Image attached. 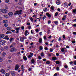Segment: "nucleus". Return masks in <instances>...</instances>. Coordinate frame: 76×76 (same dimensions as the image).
I'll list each match as a JSON object with an SVG mask.
<instances>
[{
	"instance_id": "f257e3e1",
	"label": "nucleus",
	"mask_w": 76,
	"mask_h": 76,
	"mask_svg": "<svg viewBox=\"0 0 76 76\" xmlns=\"http://www.w3.org/2000/svg\"><path fill=\"white\" fill-rule=\"evenodd\" d=\"M26 56L28 58H31L33 56V53H28L26 54Z\"/></svg>"
},
{
	"instance_id": "f03ea898",
	"label": "nucleus",
	"mask_w": 76,
	"mask_h": 76,
	"mask_svg": "<svg viewBox=\"0 0 76 76\" xmlns=\"http://www.w3.org/2000/svg\"><path fill=\"white\" fill-rule=\"evenodd\" d=\"M4 43H6V40H2L0 41V44L1 45H3Z\"/></svg>"
},
{
	"instance_id": "7ed1b4c3",
	"label": "nucleus",
	"mask_w": 76,
	"mask_h": 76,
	"mask_svg": "<svg viewBox=\"0 0 76 76\" xmlns=\"http://www.w3.org/2000/svg\"><path fill=\"white\" fill-rule=\"evenodd\" d=\"M19 68V65H16L15 66V70H18Z\"/></svg>"
},
{
	"instance_id": "20e7f679",
	"label": "nucleus",
	"mask_w": 76,
	"mask_h": 76,
	"mask_svg": "<svg viewBox=\"0 0 76 76\" xmlns=\"http://www.w3.org/2000/svg\"><path fill=\"white\" fill-rule=\"evenodd\" d=\"M21 12H22V10L18 11L15 12V13H16L17 15H20V14H21Z\"/></svg>"
},
{
	"instance_id": "39448f33",
	"label": "nucleus",
	"mask_w": 76,
	"mask_h": 76,
	"mask_svg": "<svg viewBox=\"0 0 76 76\" xmlns=\"http://www.w3.org/2000/svg\"><path fill=\"white\" fill-rule=\"evenodd\" d=\"M61 51L62 53H66L67 52V51L66 50H64V48H62L61 50Z\"/></svg>"
},
{
	"instance_id": "423d86ee",
	"label": "nucleus",
	"mask_w": 76,
	"mask_h": 76,
	"mask_svg": "<svg viewBox=\"0 0 76 76\" xmlns=\"http://www.w3.org/2000/svg\"><path fill=\"white\" fill-rule=\"evenodd\" d=\"M0 72L1 73H3V74H5V73H6V71H5V70H4L3 69H1L0 70Z\"/></svg>"
},
{
	"instance_id": "0eeeda50",
	"label": "nucleus",
	"mask_w": 76,
	"mask_h": 76,
	"mask_svg": "<svg viewBox=\"0 0 76 76\" xmlns=\"http://www.w3.org/2000/svg\"><path fill=\"white\" fill-rule=\"evenodd\" d=\"M5 35L4 34H0V40H1V38H4Z\"/></svg>"
},
{
	"instance_id": "6e6552de",
	"label": "nucleus",
	"mask_w": 76,
	"mask_h": 76,
	"mask_svg": "<svg viewBox=\"0 0 76 76\" xmlns=\"http://www.w3.org/2000/svg\"><path fill=\"white\" fill-rule=\"evenodd\" d=\"M6 52H3L1 53V56L2 57H4L5 56H6Z\"/></svg>"
},
{
	"instance_id": "1a4fd4ad",
	"label": "nucleus",
	"mask_w": 76,
	"mask_h": 76,
	"mask_svg": "<svg viewBox=\"0 0 76 76\" xmlns=\"http://www.w3.org/2000/svg\"><path fill=\"white\" fill-rule=\"evenodd\" d=\"M13 12H10L8 13V15H9V16H10V17L12 16H13Z\"/></svg>"
},
{
	"instance_id": "9d476101",
	"label": "nucleus",
	"mask_w": 76,
	"mask_h": 76,
	"mask_svg": "<svg viewBox=\"0 0 76 76\" xmlns=\"http://www.w3.org/2000/svg\"><path fill=\"white\" fill-rule=\"evenodd\" d=\"M1 10V12L2 13H6V10L5 9H2L1 10Z\"/></svg>"
},
{
	"instance_id": "9b49d317",
	"label": "nucleus",
	"mask_w": 76,
	"mask_h": 76,
	"mask_svg": "<svg viewBox=\"0 0 76 76\" xmlns=\"http://www.w3.org/2000/svg\"><path fill=\"white\" fill-rule=\"evenodd\" d=\"M23 4V3L22 2V0H20L19 1V2L18 3L19 5H22Z\"/></svg>"
},
{
	"instance_id": "f8f14e48",
	"label": "nucleus",
	"mask_w": 76,
	"mask_h": 76,
	"mask_svg": "<svg viewBox=\"0 0 76 76\" xmlns=\"http://www.w3.org/2000/svg\"><path fill=\"white\" fill-rule=\"evenodd\" d=\"M28 33V30H26L25 31V35L26 37L27 36V35H28L29 34V33Z\"/></svg>"
},
{
	"instance_id": "ddd939ff",
	"label": "nucleus",
	"mask_w": 76,
	"mask_h": 76,
	"mask_svg": "<svg viewBox=\"0 0 76 76\" xmlns=\"http://www.w3.org/2000/svg\"><path fill=\"white\" fill-rule=\"evenodd\" d=\"M15 50V48L13 47L10 49V51L11 52H13Z\"/></svg>"
},
{
	"instance_id": "4468645a",
	"label": "nucleus",
	"mask_w": 76,
	"mask_h": 76,
	"mask_svg": "<svg viewBox=\"0 0 76 76\" xmlns=\"http://www.w3.org/2000/svg\"><path fill=\"white\" fill-rule=\"evenodd\" d=\"M10 72L11 74V75H12V76H13V75H15V72L14 71H11Z\"/></svg>"
},
{
	"instance_id": "2eb2a0df",
	"label": "nucleus",
	"mask_w": 76,
	"mask_h": 76,
	"mask_svg": "<svg viewBox=\"0 0 76 76\" xmlns=\"http://www.w3.org/2000/svg\"><path fill=\"white\" fill-rule=\"evenodd\" d=\"M56 3L58 5H59V4H60V1H56Z\"/></svg>"
},
{
	"instance_id": "dca6fc26",
	"label": "nucleus",
	"mask_w": 76,
	"mask_h": 76,
	"mask_svg": "<svg viewBox=\"0 0 76 76\" xmlns=\"http://www.w3.org/2000/svg\"><path fill=\"white\" fill-rule=\"evenodd\" d=\"M39 43H42V38H39Z\"/></svg>"
},
{
	"instance_id": "f3484780",
	"label": "nucleus",
	"mask_w": 76,
	"mask_h": 76,
	"mask_svg": "<svg viewBox=\"0 0 76 76\" xmlns=\"http://www.w3.org/2000/svg\"><path fill=\"white\" fill-rule=\"evenodd\" d=\"M20 41H21V42H23V41H24L23 39H24L23 37H20Z\"/></svg>"
},
{
	"instance_id": "a211bd4d",
	"label": "nucleus",
	"mask_w": 76,
	"mask_h": 76,
	"mask_svg": "<svg viewBox=\"0 0 76 76\" xmlns=\"http://www.w3.org/2000/svg\"><path fill=\"white\" fill-rule=\"evenodd\" d=\"M3 23H7L9 22V21L7 20H4L3 21Z\"/></svg>"
},
{
	"instance_id": "6ab92c4d",
	"label": "nucleus",
	"mask_w": 76,
	"mask_h": 76,
	"mask_svg": "<svg viewBox=\"0 0 76 76\" xmlns=\"http://www.w3.org/2000/svg\"><path fill=\"white\" fill-rule=\"evenodd\" d=\"M7 29L8 31H11L12 29V28L10 27H8L7 28Z\"/></svg>"
},
{
	"instance_id": "aec40b11",
	"label": "nucleus",
	"mask_w": 76,
	"mask_h": 76,
	"mask_svg": "<svg viewBox=\"0 0 76 76\" xmlns=\"http://www.w3.org/2000/svg\"><path fill=\"white\" fill-rule=\"evenodd\" d=\"M46 15L48 16V18H51V15L50 14L48 13H46Z\"/></svg>"
},
{
	"instance_id": "412c9836",
	"label": "nucleus",
	"mask_w": 76,
	"mask_h": 76,
	"mask_svg": "<svg viewBox=\"0 0 76 76\" xmlns=\"http://www.w3.org/2000/svg\"><path fill=\"white\" fill-rule=\"evenodd\" d=\"M52 59L54 61H55L57 60V58L56 57H53L52 58Z\"/></svg>"
},
{
	"instance_id": "4be33fe9",
	"label": "nucleus",
	"mask_w": 76,
	"mask_h": 76,
	"mask_svg": "<svg viewBox=\"0 0 76 76\" xmlns=\"http://www.w3.org/2000/svg\"><path fill=\"white\" fill-rule=\"evenodd\" d=\"M21 70L22 72L24 71V68H23V65H22L21 66Z\"/></svg>"
},
{
	"instance_id": "5701e85b",
	"label": "nucleus",
	"mask_w": 76,
	"mask_h": 76,
	"mask_svg": "<svg viewBox=\"0 0 76 76\" xmlns=\"http://www.w3.org/2000/svg\"><path fill=\"white\" fill-rule=\"evenodd\" d=\"M31 61L32 63H33V64L35 63V60H34V59H32L31 60Z\"/></svg>"
},
{
	"instance_id": "b1692460",
	"label": "nucleus",
	"mask_w": 76,
	"mask_h": 76,
	"mask_svg": "<svg viewBox=\"0 0 76 76\" xmlns=\"http://www.w3.org/2000/svg\"><path fill=\"white\" fill-rule=\"evenodd\" d=\"M23 58L24 60H27V58L26 56H23Z\"/></svg>"
},
{
	"instance_id": "393cba45",
	"label": "nucleus",
	"mask_w": 76,
	"mask_h": 76,
	"mask_svg": "<svg viewBox=\"0 0 76 76\" xmlns=\"http://www.w3.org/2000/svg\"><path fill=\"white\" fill-rule=\"evenodd\" d=\"M3 61V58L0 57V62H2Z\"/></svg>"
},
{
	"instance_id": "a878e982",
	"label": "nucleus",
	"mask_w": 76,
	"mask_h": 76,
	"mask_svg": "<svg viewBox=\"0 0 76 76\" xmlns=\"http://www.w3.org/2000/svg\"><path fill=\"white\" fill-rule=\"evenodd\" d=\"M10 42H12V41H13V40H14V39L12 37L10 39Z\"/></svg>"
},
{
	"instance_id": "bb28decb",
	"label": "nucleus",
	"mask_w": 76,
	"mask_h": 76,
	"mask_svg": "<svg viewBox=\"0 0 76 76\" xmlns=\"http://www.w3.org/2000/svg\"><path fill=\"white\" fill-rule=\"evenodd\" d=\"M15 43H14L13 44L11 45L10 46V48H12V47H13L14 46V45H15Z\"/></svg>"
},
{
	"instance_id": "cd10ccee",
	"label": "nucleus",
	"mask_w": 76,
	"mask_h": 76,
	"mask_svg": "<svg viewBox=\"0 0 76 76\" xmlns=\"http://www.w3.org/2000/svg\"><path fill=\"white\" fill-rule=\"evenodd\" d=\"M20 27L17 28H15V30L16 31H19V30H20Z\"/></svg>"
},
{
	"instance_id": "c85d7f7f",
	"label": "nucleus",
	"mask_w": 76,
	"mask_h": 76,
	"mask_svg": "<svg viewBox=\"0 0 76 76\" xmlns=\"http://www.w3.org/2000/svg\"><path fill=\"white\" fill-rule=\"evenodd\" d=\"M56 63L57 64H60V62L58 61H56Z\"/></svg>"
},
{
	"instance_id": "c756f323",
	"label": "nucleus",
	"mask_w": 76,
	"mask_h": 76,
	"mask_svg": "<svg viewBox=\"0 0 76 76\" xmlns=\"http://www.w3.org/2000/svg\"><path fill=\"white\" fill-rule=\"evenodd\" d=\"M50 9H51L52 10H54V7L51 6L50 7Z\"/></svg>"
},
{
	"instance_id": "7c9ffc66",
	"label": "nucleus",
	"mask_w": 76,
	"mask_h": 76,
	"mask_svg": "<svg viewBox=\"0 0 76 76\" xmlns=\"http://www.w3.org/2000/svg\"><path fill=\"white\" fill-rule=\"evenodd\" d=\"M0 50H1V51H3L4 50V49L3 48L1 47L0 49Z\"/></svg>"
},
{
	"instance_id": "2f4dec72",
	"label": "nucleus",
	"mask_w": 76,
	"mask_h": 76,
	"mask_svg": "<svg viewBox=\"0 0 76 76\" xmlns=\"http://www.w3.org/2000/svg\"><path fill=\"white\" fill-rule=\"evenodd\" d=\"M43 11H44V12H47L48 10H47V8H45V10H43Z\"/></svg>"
},
{
	"instance_id": "473e14b6",
	"label": "nucleus",
	"mask_w": 76,
	"mask_h": 76,
	"mask_svg": "<svg viewBox=\"0 0 76 76\" xmlns=\"http://www.w3.org/2000/svg\"><path fill=\"white\" fill-rule=\"evenodd\" d=\"M4 48L5 50H7L8 49V46H7L4 47Z\"/></svg>"
},
{
	"instance_id": "72a5a7b5",
	"label": "nucleus",
	"mask_w": 76,
	"mask_h": 76,
	"mask_svg": "<svg viewBox=\"0 0 76 76\" xmlns=\"http://www.w3.org/2000/svg\"><path fill=\"white\" fill-rule=\"evenodd\" d=\"M3 16L4 17V18H8V16H7L6 15H4Z\"/></svg>"
},
{
	"instance_id": "f704fd0d",
	"label": "nucleus",
	"mask_w": 76,
	"mask_h": 76,
	"mask_svg": "<svg viewBox=\"0 0 76 76\" xmlns=\"http://www.w3.org/2000/svg\"><path fill=\"white\" fill-rule=\"evenodd\" d=\"M64 6L65 7H66L67 6V3L66 2L64 4Z\"/></svg>"
},
{
	"instance_id": "c9c22d12",
	"label": "nucleus",
	"mask_w": 76,
	"mask_h": 76,
	"mask_svg": "<svg viewBox=\"0 0 76 76\" xmlns=\"http://www.w3.org/2000/svg\"><path fill=\"white\" fill-rule=\"evenodd\" d=\"M7 26H8V25L7 23H5L4 24V26L5 27H7Z\"/></svg>"
},
{
	"instance_id": "e433bc0d",
	"label": "nucleus",
	"mask_w": 76,
	"mask_h": 76,
	"mask_svg": "<svg viewBox=\"0 0 76 76\" xmlns=\"http://www.w3.org/2000/svg\"><path fill=\"white\" fill-rule=\"evenodd\" d=\"M9 1H10V0H6L5 1L6 3H9Z\"/></svg>"
},
{
	"instance_id": "4c0bfd02",
	"label": "nucleus",
	"mask_w": 76,
	"mask_h": 76,
	"mask_svg": "<svg viewBox=\"0 0 76 76\" xmlns=\"http://www.w3.org/2000/svg\"><path fill=\"white\" fill-rule=\"evenodd\" d=\"M6 76H9V74L8 73H6L5 74Z\"/></svg>"
},
{
	"instance_id": "58836bf2",
	"label": "nucleus",
	"mask_w": 76,
	"mask_h": 76,
	"mask_svg": "<svg viewBox=\"0 0 76 76\" xmlns=\"http://www.w3.org/2000/svg\"><path fill=\"white\" fill-rule=\"evenodd\" d=\"M46 63L47 64H49L50 62V61H47Z\"/></svg>"
},
{
	"instance_id": "ea45409f",
	"label": "nucleus",
	"mask_w": 76,
	"mask_h": 76,
	"mask_svg": "<svg viewBox=\"0 0 76 76\" xmlns=\"http://www.w3.org/2000/svg\"><path fill=\"white\" fill-rule=\"evenodd\" d=\"M57 15H58V12H56L55 14V16H57Z\"/></svg>"
},
{
	"instance_id": "a19ab883",
	"label": "nucleus",
	"mask_w": 76,
	"mask_h": 76,
	"mask_svg": "<svg viewBox=\"0 0 76 76\" xmlns=\"http://www.w3.org/2000/svg\"><path fill=\"white\" fill-rule=\"evenodd\" d=\"M6 34H11V32L8 31L6 33Z\"/></svg>"
},
{
	"instance_id": "79ce46f5",
	"label": "nucleus",
	"mask_w": 76,
	"mask_h": 76,
	"mask_svg": "<svg viewBox=\"0 0 76 76\" xmlns=\"http://www.w3.org/2000/svg\"><path fill=\"white\" fill-rule=\"evenodd\" d=\"M32 38V36H30L29 37V39H31Z\"/></svg>"
},
{
	"instance_id": "37998d69",
	"label": "nucleus",
	"mask_w": 76,
	"mask_h": 76,
	"mask_svg": "<svg viewBox=\"0 0 76 76\" xmlns=\"http://www.w3.org/2000/svg\"><path fill=\"white\" fill-rule=\"evenodd\" d=\"M73 12L74 13H76V9H75V10H74L73 11Z\"/></svg>"
},
{
	"instance_id": "c03bdc74",
	"label": "nucleus",
	"mask_w": 76,
	"mask_h": 76,
	"mask_svg": "<svg viewBox=\"0 0 76 76\" xmlns=\"http://www.w3.org/2000/svg\"><path fill=\"white\" fill-rule=\"evenodd\" d=\"M54 23H55L56 24H57L58 23V21H55L54 22Z\"/></svg>"
},
{
	"instance_id": "a18cd8bd",
	"label": "nucleus",
	"mask_w": 76,
	"mask_h": 76,
	"mask_svg": "<svg viewBox=\"0 0 76 76\" xmlns=\"http://www.w3.org/2000/svg\"><path fill=\"white\" fill-rule=\"evenodd\" d=\"M21 29L22 30H23L25 29V27L23 26H22L21 27Z\"/></svg>"
},
{
	"instance_id": "49530a36",
	"label": "nucleus",
	"mask_w": 76,
	"mask_h": 76,
	"mask_svg": "<svg viewBox=\"0 0 76 76\" xmlns=\"http://www.w3.org/2000/svg\"><path fill=\"white\" fill-rule=\"evenodd\" d=\"M50 52H53V50L51 48H50Z\"/></svg>"
},
{
	"instance_id": "de8ad7c7",
	"label": "nucleus",
	"mask_w": 76,
	"mask_h": 76,
	"mask_svg": "<svg viewBox=\"0 0 76 76\" xmlns=\"http://www.w3.org/2000/svg\"><path fill=\"white\" fill-rule=\"evenodd\" d=\"M41 62H42V61H40L39 60H38L37 61V62H39V63H41Z\"/></svg>"
},
{
	"instance_id": "09e8293b",
	"label": "nucleus",
	"mask_w": 76,
	"mask_h": 76,
	"mask_svg": "<svg viewBox=\"0 0 76 76\" xmlns=\"http://www.w3.org/2000/svg\"><path fill=\"white\" fill-rule=\"evenodd\" d=\"M42 46H40L39 47V49L40 50H42Z\"/></svg>"
},
{
	"instance_id": "8fccbe9b",
	"label": "nucleus",
	"mask_w": 76,
	"mask_h": 76,
	"mask_svg": "<svg viewBox=\"0 0 76 76\" xmlns=\"http://www.w3.org/2000/svg\"><path fill=\"white\" fill-rule=\"evenodd\" d=\"M64 67H65V69H67V68H68V66L67 65H65L64 66Z\"/></svg>"
},
{
	"instance_id": "3c124183",
	"label": "nucleus",
	"mask_w": 76,
	"mask_h": 76,
	"mask_svg": "<svg viewBox=\"0 0 76 76\" xmlns=\"http://www.w3.org/2000/svg\"><path fill=\"white\" fill-rule=\"evenodd\" d=\"M48 57H51V55L50 53H48Z\"/></svg>"
},
{
	"instance_id": "603ef678",
	"label": "nucleus",
	"mask_w": 76,
	"mask_h": 76,
	"mask_svg": "<svg viewBox=\"0 0 76 76\" xmlns=\"http://www.w3.org/2000/svg\"><path fill=\"white\" fill-rule=\"evenodd\" d=\"M30 20H31V22H33V18H30Z\"/></svg>"
},
{
	"instance_id": "864d4df0",
	"label": "nucleus",
	"mask_w": 76,
	"mask_h": 76,
	"mask_svg": "<svg viewBox=\"0 0 76 76\" xmlns=\"http://www.w3.org/2000/svg\"><path fill=\"white\" fill-rule=\"evenodd\" d=\"M51 21L50 20H48V24H50V23H51Z\"/></svg>"
},
{
	"instance_id": "5fc2aeb1",
	"label": "nucleus",
	"mask_w": 76,
	"mask_h": 76,
	"mask_svg": "<svg viewBox=\"0 0 76 76\" xmlns=\"http://www.w3.org/2000/svg\"><path fill=\"white\" fill-rule=\"evenodd\" d=\"M41 56H42V57L44 56V53H42L41 54Z\"/></svg>"
},
{
	"instance_id": "6e6d98bb",
	"label": "nucleus",
	"mask_w": 76,
	"mask_h": 76,
	"mask_svg": "<svg viewBox=\"0 0 76 76\" xmlns=\"http://www.w3.org/2000/svg\"><path fill=\"white\" fill-rule=\"evenodd\" d=\"M56 70H57V71H58V70H59V67H57L56 68Z\"/></svg>"
},
{
	"instance_id": "4d7b16f0",
	"label": "nucleus",
	"mask_w": 76,
	"mask_h": 76,
	"mask_svg": "<svg viewBox=\"0 0 76 76\" xmlns=\"http://www.w3.org/2000/svg\"><path fill=\"white\" fill-rule=\"evenodd\" d=\"M75 42H76V41H72V44H75Z\"/></svg>"
},
{
	"instance_id": "13d9d810",
	"label": "nucleus",
	"mask_w": 76,
	"mask_h": 76,
	"mask_svg": "<svg viewBox=\"0 0 76 76\" xmlns=\"http://www.w3.org/2000/svg\"><path fill=\"white\" fill-rule=\"evenodd\" d=\"M38 58L39 60H41V56H38Z\"/></svg>"
},
{
	"instance_id": "bf43d9fd",
	"label": "nucleus",
	"mask_w": 76,
	"mask_h": 76,
	"mask_svg": "<svg viewBox=\"0 0 76 76\" xmlns=\"http://www.w3.org/2000/svg\"><path fill=\"white\" fill-rule=\"evenodd\" d=\"M8 38V36H6L4 38V39H6L7 38Z\"/></svg>"
},
{
	"instance_id": "052dcab7",
	"label": "nucleus",
	"mask_w": 76,
	"mask_h": 76,
	"mask_svg": "<svg viewBox=\"0 0 76 76\" xmlns=\"http://www.w3.org/2000/svg\"><path fill=\"white\" fill-rule=\"evenodd\" d=\"M72 7H73V6H72L71 5V6L70 7V8H69V9H70V10H72Z\"/></svg>"
},
{
	"instance_id": "680f3d73",
	"label": "nucleus",
	"mask_w": 76,
	"mask_h": 76,
	"mask_svg": "<svg viewBox=\"0 0 76 76\" xmlns=\"http://www.w3.org/2000/svg\"><path fill=\"white\" fill-rule=\"evenodd\" d=\"M5 8L6 9H8V7L7 6H6Z\"/></svg>"
},
{
	"instance_id": "e2e57ef3",
	"label": "nucleus",
	"mask_w": 76,
	"mask_h": 76,
	"mask_svg": "<svg viewBox=\"0 0 76 76\" xmlns=\"http://www.w3.org/2000/svg\"><path fill=\"white\" fill-rule=\"evenodd\" d=\"M45 50H48V48H47V47H45Z\"/></svg>"
},
{
	"instance_id": "0e129e2a",
	"label": "nucleus",
	"mask_w": 76,
	"mask_h": 76,
	"mask_svg": "<svg viewBox=\"0 0 76 76\" xmlns=\"http://www.w3.org/2000/svg\"><path fill=\"white\" fill-rule=\"evenodd\" d=\"M74 64H75V65H76V61H74Z\"/></svg>"
},
{
	"instance_id": "69168bd1",
	"label": "nucleus",
	"mask_w": 76,
	"mask_h": 76,
	"mask_svg": "<svg viewBox=\"0 0 76 76\" xmlns=\"http://www.w3.org/2000/svg\"><path fill=\"white\" fill-rule=\"evenodd\" d=\"M42 60L43 61H46V59L44 58Z\"/></svg>"
},
{
	"instance_id": "338daca9",
	"label": "nucleus",
	"mask_w": 76,
	"mask_h": 76,
	"mask_svg": "<svg viewBox=\"0 0 76 76\" xmlns=\"http://www.w3.org/2000/svg\"><path fill=\"white\" fill-rule=\"evenodd\" d=\"M73 35H76V32H74L73 33Z\"/></svg>"
},
{
	"instance_id": "774afa93",
	"label": "nucleus",
	"mask_w": 76,
	"mask_h": 76,
	"mask_svg": "<svg viewBox=\"0 0 76 76\" xmlns=\"http://www.w3.org/2000/svg\"><path fill=\"white\" fill-rule=\"evenodd\" d=\"M54 76H57V74L55 73L54 74Z\"/></svg>"
}]
</instances>
